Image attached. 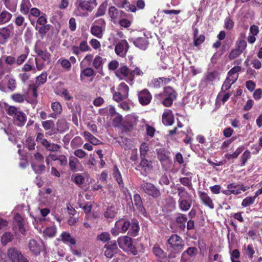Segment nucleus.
Here are the masks:
<instances>
[{"mask_svg":"<svg viewBox=\"0 0 262 262\" xmlns=\"http://www.w3.org/2000/svg\"><path fill=\"white\" fill-rule=\"evenodd\" d=\"M128 86L124 82H121L118 85L117 91L114 92L113 99L117 102L121 101L128 97Z\"/></svg>","mask_w":262,"mask_h":262,"instance_id":"nucleus-3","label":"nucleus"},{"mask_svg":"<svg viewBox=\"0 0 262 262\" xmlns=\"http://www.w3.org/2000/svg\"><path fill=\"white\" fill-rule=\"evenodd\" d=\"M141 160L140 164L138 166V169L144 175L150 171L152 168L151 161L146 160L145 158H141Z\"/></svg>","mask_w":262,"mask_h":262,"instance_id":"nucleus-14","label":"nucleus"},{"mask_svg":"<svg viewBox=\"0 0 262 262\" xmlns=\"http://www.w3.org/2000/svg\"><path fill=\"white\" fill-rule=\"evenodd\" d=\"M41 124L43 128L46 130L53 128L54 127V123L52 120L42 121Z\"/></svg>","mask_w":262,"mask_h":262,"instance_id":"nucleus-56","label":"nucleus"},{"mask_svg":"<svg viewBox=\"0 0 262 262\" xmlns=\"http://www.w3.org/2000/svg\"><path fill=\"white\" fill-rule=\"evenodd\" d=\"M35 52L40 56L43 60H49L50 58V54L47 50L40 48L39 44L37 43L34 47Z\"/></svg>","mask_w":262,"mask_h":262,"instance_id":"nucleus-22","label":"nucleus"},{"mask_svg":"<svg viewBox=\"0 0 262 262\" xmlns=\"http://www.w3.org/2000/svg\"><path fill=\"white\" fill-rule=\"evenodd\" d=\"M108 14L111 20L114 23L118 22L125 15V13L122 11L117 9L114 6L109 8Z\"/></svg>","mask_w":262,"mask_h":262,"instance_id":"nucleus-11","label":"nucleus"},{"mask_svg":"<svg viewBox=\"0 0 262 262\" xmlns=\"http://www.w3.org/2000/svg\"><path fill=\"white\" fill-rule=\"evenodd\" d=\"M251 157L250 152L248 150H246L242 154L241 160V165L242 166L245 165L248 159H249Z\"/></svg>","mask_w":262,"mask_h":262,"instance_id":"nucleus-54","label":"nucleus"},{"mask_svg":"<svg viewBox=\"0 0 262 262\" xmlns=\"http://www.w3.org/2000/svg\"><path fill=\"white\" fill-rule=\"evenodd\" d=\"M7 255L11 262H29L21 252L14 248L8 250Z\"/></svg>","mask_w":262,"mask_h":262,"instance_id":"nucleus-6","label":"nucleus"},{"mask_svg":"<svg viewBox=\"0 0 262 262\" xmlns=\"http://www.w3.org/2000/svg\"><path fill=\"white\" fill-rule=\"evenodd\" d=\"M244 149V146L239 147L232 154L228 153L225 154V157L229 160L236 159L240 154L243 151Z\"/></svg>","mask_w":262,"mask_h":262,"instance_id":"nucleus-36","label":"nucleus"},{"mask_svg":"<svg viewBox=\"0 0 262 262\" xmlns=\"http://www.w3.org/2000/svg\"><path fill=\"white\" fill-rule=\"evenodd\" d=\"M158 158L161 161H165L168 159V155L163 149H159L157 151Z\"/></svg>","mask_w":262,"mask_h":262,"instance_id":"nucleus-53","label":"nucleus"},{"mask_svg":"<svg viewBox=\"0 0 262 262\" xmlns=\"http://www.w3.org/2000/svg\"><path fill=\"white\" fill-rule=\"evenodd\" d=\"M79 200L78 204L80 208H81L86 214L90 212L92 209V205L88 202H83V198L81 195H79Z\"/></svg>","mask_w":262,"mask_h":262,"instance_id":"nucleus-30","label":"nucleus"},{"mask_svg":"<svg viewBox=\"0 0 262 262\" xmlns=\"http://www.w3.org/2000/svg\"><path fill=\"white\" fill-rule=\"evenodd\" d=\"M51 108L54 113L50 115V117L56 118L57 116L60 115L62 108L61 104L59 102H54L51 104Z\"/></svg>","mask_w":262,"mask_h":262,"instance_id":"nucleus-25","label":"nucleus"},{"mask_svg":"<svg viewBox=\"0 0 262 262\" xmlns=\"http://www.w3.org/2000/svg\"><path fill=\"white\" fill-rule=\"evenodd\" d=\"M134 203L136 206L137 209L142 214H144L145 211L143 206L142 202L140 195L139 194H135L134 196Z\"/></svg>","mask_w":262,"mask_h":262,"instance_id":"nucleus-29","label":"nucleus"},{"mask_svg":"<svg viewBox=\"0 0 262 262\" xmlns=\"http://www.w3.org/2000/svg\"><path fill=\"white\" fill-rule=\"evenodd\" d=\"M119 247L124 251L131 250L133 249V242L132 238L128 236L119 237L117 239Z\"/></svg>","mask_w":262,"mask_h":262,"instance_id":"nucleus-10","label":"nucleus"},{"mask_svg":"<svg viewBox=\"0 0 262 262\" xmlns=\"http://www.w3.org/2000/svg\"><path fill=\"white\" fill-rule=\"evenodd\" d=\"M130 70H129L126 66H121L116 72V76L121 80H125L128 82L129 81V73Z\"/></svg>","mask_w":262,"mask_h":262,"instance_id":"nucleus-15","label":"nucleus"},{"mask_svg":"<svg viewBox=\"0 0 262 262\" xmlns=\"http://www.w3.org/2000/svg\"><path fill=\"white\" fill-rule=\"evenodd\" d=\"M133 42L135 46L142 50H145L148 45L147 39L145 37H139L134 40Z\"/></svg>","mask_w":262,"mask_h":262,"instance_id":"nucleus-31","label":"nucleus"},{"mask_svg":"<svg viewBox=\"0 0 262 262\" xmlns=\"http://www.w3.org/2000/svg\"><path fill=\"white\" fill-rule=\"evenodd\" d=\"M255 250L252 245L249 244L247 247L244 246V254L248 256L250 259H252Z\"/></svg>","mask_w":262,"mask_h":262,"instance_id":"nucleus-39","label":"nucleus"},{"mask_svg":"<svg viewBox=\"0 0 262 262\" xmlns=\"http://www.w3.org/2000/svg\"><path fill=\"white\" fill-rule=\"evenodd\" d=\"M167 248L171 251L168 258L171 259L176 257V253L180 252L184 248L183 241L177 234L172 235L167 241Z\"/></svg>","mask_w":262,"mask_h":262,"instance_id":"nucleus-1","label":"nucleus"},{"mask_svg":"<svg viewBox=\"0 0 262 262\" xmlns=\"http://www.w3.org/2000/svg\"><path fill=\"white\" fill-rule=\"evenodd\" d=\"M56 232V228L55 226H51L46 228L43 230V234L45 236L52 237L54 236Z\"/></svg>","mask_w":262,"mask_h":262,"instance_id":"nucleus-42","label":"nucleus"},{"mask_svg":"<svg viewBox=\"0 0 262 262\" xmlns=\"http://www.w3.org/2000/svg\"><path fill=\"white\" fill-rule=\"evenodd\" d=\"M12 14L6 11H3L0 14V25L8 23L11 19Z\"/></svg>","mask_w":262,"mask_h":262,"instance_id":"nucleus-37","label":"nucleus"},{"mask_svg":"<svg viewBox=\"0 0 262 262\" xmlns=\"http://www.w3.org/2000/svg\"><path fill=\"white\" fill-rule=\"evenodd\" d=\"M163 123L167 126L171 125L174 122L173 116L170 110L166 109L162 116Z\"/></svg>","mask_w":262,"mask_h":262,"instance_id":"nucleus-17","label":"nucleus"},{"mask_svg":"<svg viewBox=\"0 0 262 262\" xmlns=\"http://www.w3.org/2000/svg\"><path fill=\"white\" fill-rule=\"evenodd\" d=\"M5 7L9 10L14 12L17 7L18 0H2Z\"/></svg>","mask_w":262,"mask_h":262,"instance_id":"nucleus-33","label":"nucleus"},{"mask_svg":"<svg viewBox=\"0 0 262 262\" xmlns=\"http://www.w3.org/2000/svg\"><path fill=\"white\" fill-rule=\"evenodd\" d=\"M241 70V67L239 66H235L232 68L228 72V75H232L238 77V72Z\"/></svg>","mask_w":262,"mask_h":262,"instance_id":"nucleus-61","label":"nucleus"},{"mask_svg":"<svg viewBox=\"0 0 262 262\" xmlns=\"http://www.w3.org/2000/svg\"><path fill=\"white\" fill-rule=\"evenodd\" d=\"M137 119L133 116L128 117L126 120L123 122L122 125V129L124 132L130 131L136 125Z\"/></svg>","mask_w":262,"mask_h":262,"instance_id":"nucleus-16","label":"nucleus"},{"mask_svg":"<svg viewBox=\"0 0 262 262\" xmlns=\"http://www.w3.org/2000/svg\"><path fill=\"white\" fill-rule=\"evenodd\" d=\"M106 9V4H102L98 8L97 12L95 14V17H97L103 15L105 14Z\"/></svg>","mask_w":262,"mask_h":262,"instance_id":"nucleus-57","label":"nucleus"},{"mask_svg":"<svg viewBox=\"0 0 262 262\" xmlns=\"http://www.w3.org/2000/svg\"><path fill=\"white\" fill-rule=\"evenodd\" d=\"M47 74L46 73H42L36 78V83L38 85L42 84L47 81Z\"/></svg>","mask_w":262,"mask_h":262,"instance_id":"nucleus-59","label":"nucleus"},{"mask_svg":"<svg viewBox=\"0 0 262 262\" xmlns=\"http://www.w3.org/2000/svg\"><path fill=\"white\" fill-rule=\"evenodd\" d=\"M32 167L36 173H40L45 170V166L42 163L33 162Z\"/></svg>","mask_w":262,"mask_h":262,"instance_id":"nucleus-40","label":"nucleus"},{"mask_svg":"<svg viewBox=\"0 0 262 262\" xmlns=\"http://www.w3.org/2000/svg\"><path fill=\"white\" fill-rule=\"evenodd\" d=\"M254 202V198H252V196H248L243 200L242 206L244 207H246L250 205L253 204Z\"/></svg>","mask_w":262,"mask_h":262,"instance_id":"nucleus-52","label":"nucleus"},{"mask_svg":"<svg viewBox=\"0 0 262 262\" xmlns=\"http://www.w3.org/2000/svg\"><path fill=\"white\" fill-rule=\"evenodd\" d=\"M60 237L61 241L67 245H74L76 244L75 239L72 237L71 234L69 232H63L60 235Z\"/></svg>","mask_w":262,"mask_h":262,"instance_id":"nucleus-28","label":"nucleus"},{"mask_svg":"<svg viewBox=\"0 0 262 262\" xmlns=\"http://www.w3.org/2000/svg\"><path fill=\"white\" fill-rule=\"evenodd\" d=\"M28 247L31 252L35 255L40 253L41 250V246L40 244L35 239H31L29 241Z\"/></svg>","mask_w":262,"mask_h":262,"instance_id":"nucleus-24","label":"nucleus"},{"mask_svg":"<svg viewBox=\"0 0 262 262\" xmlns=\"http://www.w3.org/2000/svg\"><path fill=\"white\" fill-rule=\"evenodd\" d=\"M76 4L77 9L74 11V14L76 16H84V13L80 11V9L83 11H92V8L90 5V2L85 0H77Z\"/></svg>","mask_w":262,"mask_h":262,"instance_id":"nucleus-9","label":"nucleus"},{"mask_svg":"<svg viewBox=\"0 0 262 262\" xmlns=\"http://www.w3.org/2000/svg\"><path fill=\"white\" fill-rule=\"evenodd\" d=\"M83 135L85 139L90 142L92 144L94 145H97L98 144L99 140L89 132L86 131L84 132Z\"/></svg>","mask_w":262,"mask_h":262,"instance_id":"nucleus-41","label":"nucleus"},{"mask_svg":"<svg viewBox=\"0 0 262 262\" xmlns=\"http://www.w3.org/2000/svg\"><path fill=\"white\" fill-rule=\"evenodd\" d=\"M119 7L124 8L128 11L135 12L137 8L134 5L129 4L127 3V0H122L121 4L117 5Z\"/></svg>","mask_w":262,"mask_h":262,"instance_id":"nucleus-34","label":"nucleus"},{"mask_svg":"<svg viewBox=\"0 0 262 262\" xmlns=\"http://www.w3.org/2000/svg\"><path fill=\"white\" fill-rule=\"evenodd\" d=\"M105 29V21L103 19L95 20L91 27V33L94 36L101 38Z\"/></svg>","mask_w":262,"mask_h":262,"instance_id":"nucleus-2","label":"nucleus"},{"mask_svg":"<svg viewBox=\"0 0 262 262\" xmlns=\"http://www.w3.org/2000/svg\"><path fill=\"white\" fill-rule=\"evenodd\" d=\"M103 64V58L98 55H97L94 58L93 61V67L99 71L102 70Z\"/></svg>","mask_w":262,"mask_h":262,"instance_id":"nucleus-35","label":"nucleus"},{"mask_svg":"<svg viewBox=\"0 0 262 262\" xmlns=\"http://www.w3.org/2000/svg\"><path fill=\"white\" fill-rule=\"evenodd\" d=\"M152 252L155 256L159 258H163L165 256L164 251L157 245L154 246Z\"/></svg>","mask_w":262,"mask_h":262,"instance_id":"nucleus-44","label":"nucleus"},{"mask_svg":"<svg viewBox=\"0 0 262 262\" xmlns=\"http://www.w3.org/2000/svg\"><path fill=\"white\" fill-rule=\"evenodd\" d=\"M138 98L140 103L143 105L149 103L151 99V95L147 90H144L138 94Z\"/></svg>","mask_w":262,"mask_h":262,"instance_id":"nucleus-18","label":"nucleus"},{"mask_svg":"<svg viewBox=\"0 0 262 262\" xmlns=\"http://www.w3.org/2000/svg\"><path fill=\"white\" fill-rule=\"evenodd\" d=\"M113 177L118 182L119 186L123 188V191L124 193H126V191L128 192V190L125 188H124V184L123 183L122 177L120 171H119L118 168L116 166H115L113 171Z\"/></svg>","mask_w":262,"mask_h":262,"instance_id":"nucleus-27","label":"nucleus"},{"mask_svg":"<svg viewBox=\"0 0 262 262\" xmlns=\"http://www.w3.org/2000/svg\"><path fill=\"white\" fill-rule=\"evenodd\" d=\"M27 120V116L26 114L21 112L19 111L16 114V115L14 116V122L18 126H23L25 125Z\"/></svg>","mask_w":262,"mask_h":262,"instance_id":"nucleus-23","label":"nucleus"},{"mask_svg":"<svg viewBox=\"0 0 262 262\" xmlns=\"http://www.w3.org/2000/svg\"><path fill=\"white\" fill-rule=\"evenodd\" d=\"M116 214V209L114 207H111L106 209V211L104 213V216L107 219H113L114 218Z\"/></svg>","mask_w":262,"mask_h":262,"instance_id":"nucleus-50","label":"nucleus"},{"mask_svg":"<svg viewBox=\"0 0 262 262\" xmlns=\"http://www.w3.org/2000/svg\"><path fill=\"white\" fill-rule=\"evenodd\" d=\"M130 227L129 233L132 236H136L139 230V226L138 222L137 221H133L132 224H130Z\"/></svg>","mask_w":262,"mask_h":262,"instance_id":"nucleus-38","label":"nucleus"},{"mask_svg":"<svg viewBox=\"0 0 262 262\" xmlns=\"http://www.w3.org/2000/svg\"><path fill=\"white\" fill-rule=\"evenodd\" d=\"M97 239L104 243L106 242L110 239V234L107 232H102L97 236Z\"/></svg>","mask_w":262,"mask_h":262,"instance_id":"nucleus-51","label":"nucleus"},{"mask_svg":"<svg viewBox=\"0 0 262 262\" xmlns=\"http://www.w3.org/2000/svg\"><path fill=\"white\" fill-rule=\"evenodd\" d=\"M130 222L124 218L121 219L116 222V227L120 230L121 233H125L130 227Z\"/></svg>","mask_w":262,"mask_h":262,"instance_id":"nucleus-20","label":"nucleus"},{"mask_svg":"<svg viewBox=\"0 0 262 262\" xmlns=\"http://www.w3.org/2000/svg\"><path fill=\"white\" fill-rule=\"evenodd\" d=\"M58 62L60 63L62 68L68 70H70L71 67V63L68 59L60 58L58 60Z\"/></svg>","mask_w":262,"mask_h":262,"instance_id":"nucleus-60","label":"nucleus"},{"mask_svg":"<svg viewBox=\"0 0 262 262\" xmlns=\"http://www.w3.org/2000/svg\"><path fill=\"white\" fill-rule=\"evenodd\" d=\"M31 7V4L30 0H22L20 5V11L22 13L26 14L28 12Z\"/></svg>","mask_w":262,"mask_h":262,"instance_id":"nucleus-43","label":"nucleus"},{"mask_svg":"<svg viewBox=\"0 0 262 262\" xmlns=\"http://www.w3.org/2000/svg\"><path fill=\"white\" fill-rule=\"evenodd\" d=\"M13 238V234L10 232H6L2 236L1 242L3 245H6L8 243L11 242Z\"/></svg>","mask_w":262,"mask_h":262,"instance_id":"nucleus-45","label":"nucleus"},{"mask_svg":"<svg viewBox=\"0 0 262 262\" xmlns=\"http://www.w3.org/2000/svg\"><path fill=\"white\" fill-rule=\"evenodd\" d=\"M76 112L73 113L72 121L76 125H78V117L80 116L81 107L79 105L75 106Z\"/></svg>","mask_w":262,"mask_h":262,"instance_id":"nucleus-46","label":"nucleus"},{"mask_svg":"<svg viewBox=\"0 0 262 262\" xmlns=\"http://www.w3.org/2000/svg\"><path fill=\"white\" fill-rule=\"evenodd\" d=\"M187 220V217L185 215L183 214H179L176 218V221L178 223L183 224V227H185V223Z\"/></svg>","mask_w":262,"mask_h":262,"instance_id":"nucleus-63","label":"nucleus"},{"mask_svg":"<svg viewBox=\"0 0 262 262\" xmlns=\"http://www.w3.org/2000/svg\"><path fill=\"white\" fill-rule=\"evenodd\" d=\"M148 150V146L146 143H142L140 146V152L141 158H145L147 151Z\"/></svg>","mask_w":262,"mask_h":262,"instance_id":"nucleus-58","label":"nucleus"},{"mask_svg":"<svg viewBox=\"0 0 262 262\" xmlns=\"http://www.w3.org/2000/svg\"><path fill=\"white\" fill-rule=\"evenodd\" d=\"M179 206L180 209L183 211H188L191 207L192 205L191 199H187L184 200H179Z\"/></svg>","mask_w":262,"mask_h":262,"instance_id":"nucleus-26","label":"nucleus"},{"mask_svg":"<svg viewBox=\"0 0 262 262\" xmlns=\"http://www.w3.org/2000/svg\"><path fill=\"white\" fill-rule=\"evenodd\" d=\"M128 44L125 39L119 41L116 45L115 51L116 54L120 57H124L128 49Z\"/></svg>","mask_w":262,"mask_h":262,"instance_id":"nucleus-12","label":"nucleus"},{"mask_svg":"<svg viewBox=\"0 0 262 262\" xmlns=\"http://www.w3.org/2000/svg\"><path fill=\"white\" fill-rule=\"evenodd\" d=\"M13 34V26L12 25L0 28V44H5Z\"/></svg>","mask_w":262,"mask_h":262,"instance_id":"nucleus-7","label":"nucleus"},{"mask_svg":"<svg viewBox=\"0 0 262 262\" xmlns=\"http://www.w3.org/2000/svg\"><path fill=\"white\" fill-rule=\"evenodd\" d=\"M199 196L202 203L209 208L212 209L214 208V204L211 198L205 192L199 191Z\"/></svg>","mask_w":262,"mask_h":262,"instance_id":"nucleus-19","label":"nucleus"},{"mask_svg":"<svg viewBox=\"0 0 262 262\" xmlns=\"http://www.w3.org/2000/svg\"><path fill=\"white\" fill-rule=\"evenodd\" d=\"M170 80L169 78L160 77L158 79H154L148 82L150 87L158 88L168 83Z\"/></svg>","mask_w":262,"mask_h":262,"instance_id":"nucleus-21","label":"nucleus"},{"mask_svg":"<svg viewBox=\"0 0 262 262\" xmlns=\"http://www.w3.org/2000/svg\"><path fill=\"white\" fill-rule=\"evenodd\" d=\"M143 74V72L138 67H136L134 70L130 71L129 81L132 82L134 80L135 75L142 76Z\"/></svg>","mask_w":262,"mask_h":262,"instance_id":"nucleus-48","label":"nucleus"},{"mask_svg":"<svg viewBox=\"0 0 262 262\" xmlns=\"http://www.w3.org/2000/svg\"><path fill=\"white\" fill-rule=\"evenodd\" d=\"M143 191L153 198H158L161 195L160 190L152 184L150 183H144L141 185Z\"/></svg>","mask_w":262,"mask_h":262,"instance_id":"nucleus-8","label":"nucleus"},{"mask_svg":"<svg viewBox=\"0 0 262 262\" xmlns=\"http://www.w3.org/2000/svg\"><path fill=\"white\" fill-rule=\"evenodd\" d=\"M95 75V72L92 68H86L81 70L80 77H91Z\"/></svg>","mask_w":262,"mask_h":262,"instance_id":"nucleus-49","label":"nucleus"},{"mask_svg":"<svg viewBox=\"0 0 262 262\" xmlns=\"http://www.w3.org/2000/svg\"><path fill=\"white\" fill-rule=\"evenodd\" d=\"M73 177L74 182L78 185L82 184L84 182V178L81 174H76Z\"/></svg>","mask_w":262,"mask_h":262,"instance_id":"nucleus-55","label":"nucleus"},{"mask_svg":"<svg viewBox=\"0 0 262 262\" xmlns=\"http://www.w3.org/2000/svg\"><path fill=\"white\" fill-rule=\"evenodd\" d=\"M162 96L164 99L162 104L166 107H169L176 98V93L171 87L167 86L165 88Z\"/></svg>","mask_w":262,"mask_h":262,"instance_id":"nucleus-4","label":"nucleus"},{"mask_svg":"<svg viewBox=\"0 0 262 262\" xmlns=\"http://www.w3.org/2000/svg\"><path fill=\"white\" fill-rule=\"evenodd\" d=\"M79 161L78 159L75 157L71 156L69 158V166L72 171H75L79 164Z\"/></svg>","mask_w":262,"mask_h":262,"instance_id":"nucleus-47","label":"nucleus"},{"mask_svg":"<svg viewBox=\"0 0 262 262\" xmlns=\"http://www.w3.org/2000/svg\"><path fill=\"white\" fill-rule=\"evenodd\" d=\"M237 187V185H235L233 183L229 184L227 185L228 189L223 191L222 192L226 195H230L231 194L234 195L239 194L241 193L239 190H233V188H236Z\"/></svg>","mask_w":262,"mask_h":262,"instance_id":"nucleus-32","label":"nucleus"},{"mask_svg":"<svg viewBox=\"0 0 262 262\" xmlns=\"http://www.w3.org/2000/svg\"><path fill=\"white\" fill-rule=\"evenodd\" d=\"M104 248L106 249L104 252V255L108 258H112L114 255L116 253L118 250L117 243L115 241H111L108 244H106L104 246Z\"/></svg>","mask_w":262,"mask_h":262,"instance_id":"nucleus-13","label":"nucleus"},{"mask_svg":"<svg viewBox=\"0 0 262 262\" xmlns=\"http://www.w3.org/2000/svg\"><path fill=\"white\" fill-rule=\"evenodd\" d=\"M16 81L13 78H9L8 80V88L11 91H14L16 88Z\"/></svg>","mask_w":262,"mask_h":262,"instance_id":"nucleus-64","label":"nucleus"},{"mask_svg":"<svg viewBox=\"0 0 262 262\" xmlns=\"http://www.w3.org/2000/svg\"><path fill=\"white\" fill-rule=\"evenodd\" d=\"M12 99L16 102L21 103L25 100L24 95H21L18 93H15L12 95Z\"/></svg>","mask_w":262,"mask_h":262,"instance_id":"nucleus-62","label":"nucleus"},{"mask_svg":"<svg viewBox=\"0 0 262 262\" xmlns=\"http://www.w3.org/2000/svg\"><path fill=\"white\" fill-rule=\"evenodd\" d=\"M36 141L43 145L46 148L51 151H57L60 148V146L55 143H52L48 141L43 138V135L42 133H38L36 136Z\"/></svg>","mask_w":262,"mask_h":262,"instance_id":"nucleus-5","label":"nucleus"}]
</instances>
